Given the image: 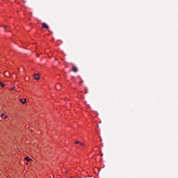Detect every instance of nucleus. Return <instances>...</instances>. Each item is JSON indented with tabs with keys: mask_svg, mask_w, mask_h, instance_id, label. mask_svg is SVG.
<instances>
[{
	"mask_svg": "<svg viewBox=\"0 0 178 178\" xmlns=\"http://www.w3.org/2000/svg\"><path fill=\"white\" fill-rule=\"evenodd\" d=\"M42 29H47V30H48V29H49V26L46 23H43L42 24Z\"/></svg>",
	"mask_w": 178,
	"mask_h": 178,
	"instance_id": "1",
	"label": "nucleus"
},
{
	"mask_svg": "<svg viewBox=\"0 0 178 178\" xmlns=\"http://www.w3.org/2000/svg\"><path fill=\"white\" fill-rule=\"evenodd\" d=\"M78 71L79 70L77 69V67L76 66L72 67V72H74V73H77Z\"/></svg>",
	"mask_w": 178,
	"mask_h": 178,
	"instance_id": "2",
	"label": "nucleus"
},
{
	"mask_svg": "<svg viewBox=\"0 0 178 178\" xmlns=\"http://www.w3.org/2000/svg\"><path fill=\"white\" fill-rule=\"evenodd\" d=\"M35 80H38L40 79V74H35L34 75Z\"/></svg>",
	"mask_w": 178,
	"mask_h": 178,
	"instance_id": "3",
	"label": "nucleus"
},
{
	"mask_svg": "<svg viewBox=\"0 0 178 178\" xmlns=\"http://www.w3.org/2000/svg\"><path fill=\"white\" fill-rule=\"evenodd\" d=\"M27 101V99H20V102L22 103V104H26V102Z\"/></svg>",
	"mask_w": 178,
	"mask_h": 178,
	"instance_id": "4",
	"label": "nucleus"
},
{
	"mask_svg": "<svg viewBox=\"0 0 178 178\" xmlns=\"http://www.w3.org/2000/svg\"><path fill=\"white\" fill-rule=\"evenodd\" d=\"M75 144H80V145H81V147H84V143H81L80 141H76V142H75Z\"/></svg>",
	"mask_w": 178,
	"mask_h": 178,
	"instance_id": "5",
	"label": "nucleus"
},
{
	"mask_svg": "<svg viewBox=\"0 0 178 178\" xmlns=\"http://www.w3.org/2000/svg\"><path fill=\"white\" fill-rule=\"evenodd\" d=\"M25 161H26V162H30L31 161V159H30V157L26 156L25 157Z\"/></svg>",
	"mask_w": 178,
	"mask_h": 178,
	"instance_id": "6",
	"label": "nucleus"
},
{
	"mask_svg": "<svg viewBox=\"0 0 178 178\" xmlns=\"http://www.w3.org/2000/svg\"><path fill=\"white\" fill-rule=\"evenodd\" d=\"M0 86L2 87V88H3V87H5V84L2 82H0Z\"/></svg>",
	"mask_w": 178,
	"mask_h": 178,
	"instance_id": "7",
	"label": "nucleus"
},
{
	"mask_svg": "<svg viewBox=\"0 0 178 178\" xmlns=\"http://www.w3.org/2000/svg\"><path fill=\"white\" fill-rule=\"evenodd\" d=\"M3 116H5V113H3L1 114V118H3Z\"/></svg>",
	"mask_w": 178,
	"mask_h": 178,
	"instance_id": "8",
	"label": "nucleus"
},
{
	"mask_svg": "<svg viewBox=\"0 0 178 178\" xmlns=\"http://www.w3.org/2000/svg\"><path fill=\"white\" fill-rule=\"evenodd\" d=\"M11 90H15V87H13V88H11Z\"/></svg>",
	"mask_w": 178,
	"mask_h": 178,
	"instance_id": "9",
	"label": "nucleus"
},
{
	"mask_svg": "<svg viewBox=\"0 0 178 178\" xmlns=\"http://www.w3.org/2000/svg\"><path fill=\"white\" fill-rule=\"evenodd\" d=\"M64 173H67V170H65V171H64Z\"/></svg>",
	"mask_w": 178,
	"mask_h": 178,
	"instance_id": "10",
	"label": "nucleus"
},
{
	"mask_svg": "<svg viewBox=\"0 0 178 178\" xmlns=\"http://www.w3.org/2000/svg\"><path fill=\"white\" fill-rule=\"evenodd\" d=\"M6 118H8V116H7V115H6V116L4 117V119H6Z\"/></svg>",
	"mask_w": 178,
	"mask_h": 178,
	"instance_id": "11",
	"label": "nucleus"
},
{
	"mask_svg": "<svg viewBox=\"0 0 178 178\" xmlns=\"http://www.w3.org/2000/svg\"><path fill=\"white\" fill-rule=\"evenodd\" d=\"M4 29H6V26H4Z\"/></svg>",
	"mask_w": 178,
	"mask_h": 178,
	"instance_id": "12",
	"label": "nucleus"
}]
</instances>
